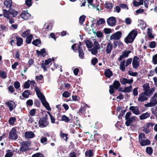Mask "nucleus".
<instances>
[{"mask_svg":"<svg viewBox=\"0 0 157 157\" xmlns=\"http://www.w3.org/2000/svg\"><path fill=\"white\" fill-rule=\"evenodd\" d=\"M143 87L144 92L141 93L139 95L138 101L142 102L147 101L148 98L146 97H150L152 95L153 93L155 91V87L152 88L150 89V86L148 84H144Z\"/></svg>","mask_w":157,"mask_h":157,"instance_id":"1","label":"nucleus"},{"mask_svg":"<svg viewBox=\"0 0 157 157\" xmlns=\"http://www.w3.org/2000/svg\"><path fill=\"white\" fill-rule=\"evenodd\" d=\"M35 90L38 98L41 100L43 105L46 109L48 111L51 110L49 103L47 102L44 96L42 94L40 91L39 88L37 86L35 88Z\"/></svg>","mask_w":157,"mask_h":157,"instance_id":"2","label":"nucleus"},{"mask_svg":"<svg viewBox=\"0 0 157 157\" xmlns=\"http://www.w3.org/2000/svg\"><path fill=\"white\" fill-rule=\"evenodd\" d=\"M137 34V29H133L124 38V41L127 44L132 43Z\"/></svg>","mask_w":157,"mask_h":157,"instance_id":"3","label":"nucleus"},{"mask_svg":"<svg viewBox=\"0 0 157 157\" xmlns=\"http://www.w3.org/2000/svg\"><path fill=\"white\" fill-rule=\"evenodd\" d=\"M93 41V48L88 50V51L90 52L93 55H95L97 53L98 50L100 48V47L99 44L95 39H94Z\"/></svg>","mask_w":157,"mask_h":157,"instance_id":"4","label":"nucleus"},{"mask_svg":"<svg viewBox=\"0 0 157 157\" xmlns=\"http://www.w3.org/2000/svg\"><path fill=\"white\" fill-rule=\"evenodd\" d=\"M120 83L118 81L115 80L113 82V85L109 86V92L111 94L114 93V89L117 90L120 86Z\"/></svg>","mask_w":157,"mask_h":157,"instance_id":"5","label":"nucleus"},{"mask_svg":"<svg viewBox=\"0 0 157 157\" xmlns=\"http://www.w3.org/2000/svg\"><path fill=\"white\" fill-rule=\"evenodd\" d=\"M18 137L16 129L14 128H12L9 133V138L11 140H16Z\"/></svg>","mask_w":157,"mask_h":157,"instance_id":"6","label":"nucleus"},{"mask_svg":"<svg viewBox=\"0 0 157 157\" xmlns=\"http://www.w3.org/2000/svg\"><path fill=\"white\" fill-rule=\"evenodd\" d=\"M39 126L40 128L46 127L48 124V119L46 117L41 118L38 122Z\"/></svg>","mask_w":157,"mask_h":157,"instance_id":"7","label":"nucleus"},{"mask_svg":"<svg viewBox=\"0 0 157 157\" xmlns=\"http://www.w3.org/2000/svg\"><path fill=\"white\" fill-rule=\"evenodd\" d=\"M28 143V142L26 141H23L21 142V147L19 149L20 151H25L29 150Z\"/></svg>","mask_w":157,"mask_h":157,"instance_id":"8","label":"nucleus"},{"mask_svg":"<svg viewBox=\"0 0 157 157\" xmlns=\"http://www.w3.org/2000/svg\"><path fill=\"white\" fill-rule=\"evenodd\" d=\"M122 36L121 32L119 31L112 34L110 37V40H119Z\"/></svg>","mask_w":157,"mask_h":157,"instance_id":"9","label":"nucleus"},{"mask_svg":"<svg viewBox=\"0 0 157 157\" xmlns=\"http://www.w3.org/2000/svg\"><path fill=\"white\" fill-rule=\"evenodd\" d=\"M132 64L133 67L134 69H137L140 65V59L137 56H134Z\"/></svg>","mask_w":157,"mask_h":157,"instance_id":"10","label":"nucleus"},{"mask_svg":"<svg viewBox=\"0 0 157 157\" xmlns=\"http://www.w3.org/2000/svg\"><path fill=\"white\" fill-rule=\"evenodd\" d=\"M116 18L114 17H110L107 20V22L108 25L112 27L116 25Z\"/></svg>","mask_w":157,"mask_h":157,"instance_id":"11","label":"nucleus"},{"mask_svg":"<svg viewBox=\"0 0 157 157\" xmlns=\"http://www.w3.org/2000/svg\"><path fill=\"white\" fill-rule=\"evenodd\" d=\"M51 59L50 58H49L48 59L45 60L44 63H41V67L44 69V71H47V68L48 67L47 66L51 63Z\"/></svg>","mask_w":157,"mask_h":157,"instance_id":"12","label":"nucleus"},{"mask_svg":"<svg viewBox=\"0 0 157 157\" xmlns=\"http://www.w3.org/2000/svg\"><path fill=\"white\" fill-rule=\"evenodd\" d=\"M121 84L124 85H126V84H132L133 81V79L132 78H131L130 79H127L125 78H121L120 80Z\"/></svg>","mask_w":157,"mask_h":157,"instance_id":"13","label":"nucleus"},{"mask_svg":"<svg viewBox=\"0 0 157 157\" xmlns=\"http://www.w3.org/2000/svg\"><path fill=\"white\" fill-rule=\"evenodd\" d=\"M52 28V26L51 24L48 23H45L42 30L43 33H47L49 31L51 30Z\"/></svg>","mask_w":157,"mask_h":157,"instance_id":"14","label":"nucleus"},{"mask_svg":"<svg viewBox=\"0 0 157 157\" xmlns=\"http://www.w3.org/2000/svg\"><path fill=\"white\" fill-rule=\"evenodd\" d=\"M5 104L9 107L10 111H12L16 107L15 103L12 101L6 102Z\"/></svg>","mask_w":157,"mask_h":157,"instance_id":"15","label":"nucleus"},{"mask_svg":"<svg viewBox=\"0 0 157 157\" xmlns=\"http://www.w3.org/2000/svg\"><path fill=\"white\" fill-rule=\"evenodd\" d=\"M21 17L25 20L29 19L31 17V15L29 13L27 10L23 11L22 13L20 15Z\"/></svg>","mask_w":157,"mask_h":157,"instance_id":"16","label":"nucleus"},{"mask_svg":"<svg viewBox=\"0 0 157 157\" xmlns=\"http://www.w3.org/2000/svg\"><path fill=\"white\" fill-rule=\"evenodd\" d=\"M131 51H124L122 52V54L121 55L119 59V61L129 56V54L131 53Z\"/></svg>","mask_w":157,"mask_h":157,"instance_id":"17","label":"nucleus"},{"mask_svg":"<svg viewBox=\"0 0 157 157\" xmlns=\"http://www.w3.org/2000/svg\"><path fill=\"white\" fill-rule=\"evenodd\" d=\"M136 117H130V118L125 119L126 121L125 124L127 126H129L131 125V123L136 120Z\"/></svg>","mask_w":157,"mask_h":157,"instance_id":"18","label":"nucleus"},{"mask_svg":"<svg viewBox=\"0 0 157 157\" xmlns=\"http://www.w3.org/2000/svg\"><path fill=\"white\" fill-rule=\"evenodd\" d=\"M25 136L26 139H31L35 136V134L32 131H26L25 133Z\"/></svg>","mask_w":157,"mask_h":157,"instance_id":"19","label":"nucleus"},{"mask_svg":"<svg viewBox=\"0 0 157 157\" xmlns=\"http://www.w3.org/2000/svg\"><path fill=\"white\" fill-rule=\"evenodd\" d=\"M129 110L132 111V113L136 115L140 114V112L137 106H131L129 108Z\"/></svg>","mask_w":157,"mask_h":157,"instance_id":"20","label":"nucleus"},{"mask_svg":"<svg viewBox=\"0 0 157 157\" xmlns=\"http://www.w3.org/2000/svg\"><path fill=\"white\" fill-rule=\"evenodd\" d=\"M37 54L39 56L41 57H44L46 55L47 53L45 51V48L42 49L40 51L36 50Z\"/></svg>","mask_w":157,"mask_h":157,"instance_id":"21","label":"nucleus"},{"mask_svg":"<svg viewBox=\"0 0 157 157\" xmlns=\"http://www.w3.org/2000/svg\"><path fill=\"white\" fill-rule=\"evenodd\" d=\"M113 48V44L110 43H108L106 47V52L107 54H110Z\"/></svg>","mask_w":157,"mask_h":157,"instance_id":"22","label":"nucleus"},{"mask_svg":"<svg viewBox=\"0 0 157 157\" xmlns=\"http://www.w3.org/2000/svg\"><path fill=\"white\" fill-rule=\"evenodd\" d=\"M84 42L86 44L87 48H91L93 46V42L90 40L87 39L84 40Z\"/></svg>","mask_w":157,"mask_h":157,"instance_id":"23","label":"nucleus"},{"mask_svg":"<svg viewBox=\"0 0 157 157\" xmlns=\"http://www.w3.org/2000/svg\"><path fill=\"white\" fill-rule=\"evenodd\" d=\"M104 75L108 78H109L113 75L112 71L109 69H106L104 72Z\"/></svg>","mask_w":157,"mask_h":157,"instance_id":"24","label":"nucleus"},{"mask_svg":"<svg viewBox=\"0 0 157 157\" xmlns=\"http://www.w3.org/2000/svg\"><path fill=\"white\" fill-rule=\"evenodd\" d=\"M15 38L17 40V45L18 46H20L23 43V40L22 38L18 36H16Z\"/></svg>","mask_w":157,"mask_h":157,"instance_id":"25","label":"nucleus"},{"mask_svg":"<svg viewBox=\"0 0 157 157\" xmlns=\"http://www.w3.org/2000/svg\"><path fill=\"white\" fill-rule=\"evenodd\" d=\"M139 142L140 143V144L142 146L147 145L150 144V141L148 140H141L139 141Z\"/></svg>","mask_w":157,"mask_h":157,"instance_id":"26","label":"nucleus"},{"mask_svg":"<svg viewBox=\"0 0 157 157\" xmlns=\"http://www.w3.org/2000/svg\"><path fill=\"white\" fill-rule=\"evenodd\" d=\"M78 56L80 58L83 59L85 58L84 57V53L82 48L78 49Z\"/></svg>","mask_w":157,"mask_h":157,"instance_id":"27","label":"nucleus"},{"mask_svg":"<svg viewBox=\"0 0 157 157\" xmlns=\"http://www.w3.org/2000/svg\"><path fill=\"white\" fill-rule=\"evenodd\" d=\"M150 116V113L148 112H147L146 113H143L140 116L139 118L140 120H143L149 117Z\"/></svg>","mask_w":157,"mask_h":157,"instance_id":"28","label":"nucleus"},{"mask_svg":"<svg viewBox=\"0 0 157 157\" xmlns=\"http://www.w3.org/2000/svg\"><path fill=\"white\" fill-rule=\"evenodd\" d=\"M12 2L11 0H6L4 2V4L6 8H10L12 6Z\"/></svg>","mask_w":157,"mask_h":157,"instance_id":"29","label":"nucleus"},{"mask_svg":"<svg viewBox=\"0 0 157 157\" xmlns=\"http://www.w3.org/2000/svg\"><path fill=\"white\" fill-rule=\"evenodd\" d=\"M125 60H124L121 62L120 65V69L122 71H124L125 70Z\"/></svg>","mask_w":157,"mask_h":157,"instance_id":"30","label":"nucleus"},{"mask_svg":"<svg viewBox=\"0 0 157 157\" xmlns=\"http://www.w3.org/2000/svg\"><path fill=\"white\" fill-rule=\"evenodd\" d=\"M85 156L88 157H93L94 156V153L93 150H89L86 151L85 153Z\"/></svg>","mask_w":157,"mask_h":157,"instance_id":"31","label":"nucleus"},{"mask_svg":"<svg viewBox=\"0 0 157 157\" xmlns=\"http://www.w3.org/2000/svg\"><path fill=\"white\" fill-rule=\"evenodd\" d=\"M30 94V91L29 90H25L22 94V96L24 98H27L29 97Z\"/></svg>","mask_w":157,"mask_h":157,"instance_id":"32","label":"nucleus"},{"mask_svg":"<svg viewBox=\"0 0 157 157\" xmlns=\"http://www.w3.org/2000/svg\"><path fill=\"white\" fill-rule=\"evenodd\" d=\"M157 104V101L156 98H155L151 100L148 104L149 107H151L155 106Z\"/></svg>","mask_w":157,"mask_h":157,"instance_id":"33","label":"nucleus"},{"mask_svg":"<svg viewBox=\"0 0 157 157\" xmlns=\"http://www.w3.org/2000/svg\"><path fill=\"white\" fill-rule=\"evenodd\" d=\"M3 15L4 17L7 19H10V17L9 14L10 13L6 9H3Z\"/></svg>","mask_w":157,"mask_h":157,"instance_id":"34","label":"nucleus"},{"mask_svg":"<svg viewBox=\"0 0 157 157\" xmlns=\"http://www.w3.org/2000/svg\"><path fill=\"white\" fill-rule=\"evenodd\" d=\"M147 34L149 37L150 39L153 38H154V36L152 33V30L151 29H150L149 28L147 29Z\"/></svg>","mask_w":157,"mask_h":157,"instance_id":"35","label":"nucleus"},{"mask_svg":"<svg viewBox=\"0 0 157 157\" xmlns=\"http://www.w3.org/2000/svg\"><path fill=\"white\" fill-rule=\"evenodd\" d=\"M33 36L31 34L28 36L25 40V42L26 44H30L32 41L33 39Z\"/></svg>","mask_w":157,"mask_h":157,"instance_id":"36","label":"nucleus"},{"mask_svg":"<svg viewBox=\"0 0 157 157\" xmlns=\"http://www.w3.org/2000/svg\"><path fill=\"white\" fill-rule=\"evenodd\" d=\"M9 13L10 14L13 15V17H16L18 14V12L14 10L9 9Z\"/></svg>","mask_w":157,"mask_h":157,"instance_id":"37","label":"nucleus"},{"mask_svg":"<svg viewBox=\"0 0 157 157\" xmlns=\"http://www.w3.org/2000/svg\"><path fill=\"white\" fill-rule=\"evenodd\" d=\"M105 6L106 8L111 9L113 6V4L111 3H109L106 2L105 4Z\"/></svg>","mask_w":157,"mask_h":157,"instance_id":"38","label":"nucleus"},{"mask_svg":"<svg viewBox=\"0 0 157 157\" xmlns=\"http://www.w3.org/2000/svg\"><path fill=\"white\" fill-rule=\"evenodd\" d=\"M30 34V30L28 29L26 31L22 32L21 34V36L24 38L27 37Z\"/></svg>","mask_w":157,"mask_h":157,"instance_id":"39","label":"nucleus"},{"mask_svg":"<svg viewBox=\"0 0 157 157\" xmlns=\"http://www.w3.org/2000/svg\"><path fill=\"white\" fill-rule=\"evenodd\" d=\"M0 77L3 79L6 78L7 77L6 72L4 71H0Z\"/></svg>","mask_w":157,"mask_h":157,"instance_id":"40","label":"nucleus"},{"mask_svg":"<svg viewBox=\"0 0 157 157\" xmlns=\"http://www.w3.org/2000/svg\"><path fill=\"white\" fill-rule=\"evenodd\" d=\"M41 43V40L39 39L34 40L32 42V44L35 46H37Z\"/></svg>","mask_w":157,"mask_h":157,"instance_id":"41","label":"nucleus"},{"mask_svg":"<svg viewBox=\"0 0 157 157\" xmlns=\"http://www.w3.org/2000/svg\"><path fill=\"white\" fill-rule=\"evenodd\" d=\"M132 86L130 85L129 86L125 87L122 91L123 92H129L132 90Z\"/></svg>","mask_w":157,"mask_h":157,"instance_id":"42","label":"nucleus"},{"mask_svg":"<svg viewBox=\"0 0 157 157\" xmlns=\"http://www.w3.org/2000/svg\"><path fill=\"white\" fill-rule=\"evenodd\" d=\"M61 120L64 121L65 122L68 123L69 122L70 120L69 118L65 115H63L62 117Z\"/></svg>","mask_w":157,"mask_h":157,"instance_id":"43","label":"nucleus"},{"mask_svg":"<svg viewBox=\"0 0 157 157\" xmlns=\"http://www.w3.org/2000/svg\"><path fill=\"white\" fill-rule=\"evenodd\" d=\"M94 132V140L95 141H98L100 138L101 135L98 133H96L95 131Z\"/></svg>","mask_w":157,"mask_h":157,"instance_id":"44","label":"nucleus"},{"mask_svg":"<svg viewBox=\"0 0 157 157\" xmlns=\"http://www.w3.org/2000/svg\"><path fill=\"white\" fill-rule=\"evenodd\" d=\"M105 23V21L104 18H101L99 19L96 23L98 25L103 24Z\"/></svg>","mask_w":157,"mask_h":157,"instance_id":"45","label":"nucleus"},{"mask_svg":"<svg viewBox=\"0 0 157 157\" xmlns=\"http://www.w3.org/2000/svg\"><path fill=\"white\" fill-rule=\"evenodd\" d=\"M146 151L147 154L151 155L152 153L153 149L151 147H147L146 148Z\"/></svg>","mask_w":157,"mask_h":157,"instance_id":"46","label":"nucleus"},{"mask_svg":"<svg viewBox=\"0 0 157 157\" xmlns=\"http://www.w3.org/2000/svg\"><path fill=\"white\" fill-rule=\"evenodd\" d=\"M152 62L155 65L157 64V54L153 56Z\"/></svg>","mask_w":157,"mask_h":157,"instance_id":"47","label":"nucleus"},{"mask_svg":"<svg viewBox=\"0 0 157 157\" xmlns=\"http://www.w3.org/2000/svg\"><path fill=\"white\" fill-rule=\"evenodd\" d=\"M29 80H28L24 83L23 87L25 89H28L30 87V83H29Z\"/></svg>","mask_w":157,"mask_h":157,"instance_id":"48","label":"nucleus"},{"mask_svg":"<svg viewBox=\"0 0 157 157\" xmlns=\"http://www.w3.org/2000/svg\"><path fill=\"white\" fill-rule=\"evenodd\" d=\"M86 18V16L84 15L81 16L79 18V23L82 24Z\"/></svg>","mask_w":157,"mask_h":157,"instance_id":"49","label":"nucleus"},{"mask_svg":"<svg viewBox=\"0 0 157 157\" xmlns=\"http://www.w3.org/2000/svg\"><path fill=\"white\" fill-rule=\"evenodd\" d=\"M128 73L129 75L132 76H136L138 74L137 72H133L130 70L128 71Z\"/></svg>","mask_w":157,"mask_h":157,"instance_id":"50","label":"nucleus"},{"mask_svg":"<svg viewBox=\"0 0 157 157\" xmlns=\"http://www.w3.org/2000/svg\"><path fill=\"white\" fill-rule=\"evenodd\" d=\"M96 35L99 38H101L103 36L102 33L100 31H98L96 33Z\"/></svg>","mask_w":157,"mask_h":157,"instance_id":"51","label":"nucleus"},{"mask_svg":"<svg viewBox=\"0 0 157 157\" xmlns=\"http://www.w3.org/2000/svg\"><path fill=\"white\" fill-rule=\"evenodd\" d=\"M32 157H44L42 154L40 153H37L33 155Z\"/></svg>","mask_w":157,"mask_h":157,"instance_id":"52","label":"nucleus"},{"mask_svg":"<svg viewBox=\"0 0 157 157\" xmlns=\"http://www.w3.org/2000/svg\"><path fill=\"white\" fill-rule=\"evenodd\" d=\"M13 84L14 87L16 89H18L20 87V83L18 81H16L14 82Z\"/></svg>","mask_w":157,"mask_h":157,"instance_id":"53","label":"nucleus"},{"mask_svg":"<svg viewBox=\"0 0 157 157\" xmlns=\"http://www.w3.org/2000/svg\"><path fill=\"white\" fill-rule=\"evenodd\" d=\"M132 58H130L126 60V64H125V67H127L130 64H131L132 62Z\"/></svg>","mask_w":157,"mask_h":157,"instance_id":"54","label":"nucleus"},{"mask_svg":"<svg viewBox=\"0 0 157 157\" xmlns=\"http://www.w3.org/2000/svg\"><path fill=\"white\" fill-rule=\"evenodd\" d=\"M16 121V118L14 117H11L9 119V121L11 124H13Z\"/></svg>","mask_w":157,"mask_h":157,"instance_id":"55","label":"nucleus"},{"mask_svg":"<svg viewBox=\"0 0 157 157\" xmlns=\"http://www.w3.org/2000/svg\"><path fill=\"white\" fill-rule=\"evenodd\" d=\"M132 20L129 17H127L125 18V22L127 25H129L131 24Z\"/></svg>","mask_w":157,"mask_h":157,"instance_id":"56","label":"nucleus"},{"mask_svg":"<svg viewBox=\"0 0 157 157\" xmlns=\"http://www.w3.org/2000/svg\"><path fill=\"white\" fill-rule=\"evenodd\" d=\"M151 110L152 113L157 117V107L156 108H153Z\"/></svg>","mask_w":157,"mask_h":157,"instance_id":"57","label":"nucleus"},{"mask_svg":"<svg viewBox=\"0 0 157 157\" xmlns=\"http://www.w3.org/2000/svg\"><path fill=\"white\" fill-rule=\"evenodd\" d=\"M33 101L32 99L28 100L26 102V104L27 106H31L33 105Z\"/></svg>","mask_w":157,"mask_h":157,"instance_id":"58","label":"nucleus"},{"mask_svg":"<svg viewBox=\"0 0 157 157\" xmlns=\"http://www.w3.org/2000/svg\"><path fill=\"white\" fill-rule=\"evenodd\" d=\"M71 49H72L75 52H76L78 50L77 47V44H74L71 46Z\"/></svg>","mask_w":157,"mask_h":157,"instance_id":"59","label":"nucleus"},{"mask_svg":"<svg viewBox=\"0 0 157 157\" xmlns=\"http://www.w3.org/2000/svg\"><path fill=\"white\" fill-rule=\"evenodd\" d=\"M13 155L12 152L10 151L9 150L6 154L5 157H11Z\"/></svg>","mask_w":157,"mask_h":157,"instance_id":"60","label":"nucleus"},{"mask_svg":"<svg viewBox=\"0 0 157 157\" xmlns=\"http://www.w3.org/2000/svg\"><path fill=\"white\" fill-rule=\"evenodd\" d=\"M32 0H25V4L28 7H30L32 5Z\"/></svg>","mask_w":157,"mask_h":157,"instance_id":"61","label":"nucleus"},{"mask_svg":"<svg viewBox=\"0 0 157 157\" xmlns=\"http://www.w3.org/2000/svg\"><path fill=\"white\" fill-rule=\"evenodd\" d=\"M145 135L143 133H140L139 136V141L143 140V139H145Z\"/></svg>","mask_w":157,"mask_h":157,"instance_id":"62","label":"nucleus"},{"mask_svg":"<svg viewBox=\"0 0 157 157\" xmlns=\"http://www.w3.org/2000/svg\"><path fill=\"white\" fill-rule=\"evenodd\" d=\"M61 137H62L64 139V140L66 141H67L68 139L67 134H64L63 133L61 134Z\"/></svg>","mask_w":157,"mask_h":157,"instance_id":"63","label":"nucleus"},{"mask_svg":"<svg viewBox=\"0 0 157 157\" xmlns=\"http://www.w3.org/2000/svg\"><path fill=\"white\" fill-rule=\"evenodd\" d=\"M155 41L151 42L149 44V46L151 48H155Z\"/></svg>","mask_w":157,"mask_h":157,"instance_id":"64","label":"nucleus"}]
</instances>
